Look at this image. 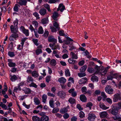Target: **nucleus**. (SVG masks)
<instances>
[{"instance_id":"1","label":"nucleus","mask_w":121,"mask_h":121,"mask_svg":"<svg viewBox=\"0 0 121 121\" xmlns=\"http://www.w3.org/2000/svg\"><path fill=\"white\" fill-rule=\"evenodd\" d=\"M119 110L116 106H112L111 109L108 110V111L109 113L113 115L116 116L119 113Z\"/></svg>"},{"instance_id":"2","label":"nucleus","mask_w":121,"mask_h":121,"mask_svg":"<svg viewBox=\"0 0 121 121\" xmlns=\"http://www.w3.org/2000/svg\"><path fill=\"white\" fill-rule=\"evenodd\" d=\"M106 92L109 94H112L113 93V89L109 85H107L105 88Z\"/></svg>"},{"instance_id":"3","label":"nucleus","mask_w":121,"mask_h":121,"mask_svg":"<svg viewBox=\"0 0 121 121\" xmlns=\"http://www.w3.org/2000/svg\"><path fill=\"white\" fill-rule=\"evenodd\" d=\"M121 100V95L120 94L117 93L115 94L113 96V101L114 102H116L118 100Z\"/></svg>"},{"instance_id":"4","label":"nucleus","mask_w":121,"mask_h":121,"mask_svg":"<svg viewBox=\"0 0 121 121\" xmlns=\"http://www.w3.org/2000/svg\"><path fill=\"white\" fill-rule=\"evenodd\" d=\"M88 116L87 119L91 121H94L96 117L95 114L92 112H90Z\"/></svg>"},{"instance_id":"5","label":"nucleus","mask_w":121,"mask_h":121,"mask_svg":"<svg viewBox=\"0 0 121 121\" xmlns=\"http://www.w3.org/2000/svg\"><path fill=\"white\" fill-rule=\"evenodd\" d=\"M11 31L13 33H17L18 32V26L12 25L10 26Z\"/></svg>"},{"instance_id":"6","label":"nucleus","mask_w":121,"mask_h":121,"mask_svg":"<svg viewBox=\"0 0 121 121\" xmlns=\"http://www.w3.org/2000/svg\"><path fill=\"white\" fill-rule=\"evenodd\" d=\"M49 46L52 50H54L57 49L59 50L60 48L59 45L58 44H55V43H53V44L50 43L49 44Z\"/></svg>"},{"instance_id":"7","label":"nucleus","mask_w":121,"mask_h":121,"mask_svg":"<svg viewBox=\"0 0 121 121\" xmlns=\"http://www.w3.org/2000/svg\"><path fill=\"white\" fill-rule=\"evenodd\" d=\"M65 9V6L63 5V4L61 3L59 5L57 11H58L60 10L61 12H62Z\"/></svg>"},{"instance_id":"8","label":"nucleus","mask_w":121,"mask_h":121,"mask_svg":"<svg viewBox=\"0 0 121 121\" xmlns=\"http://www.w3.org/2000/svg\"><path fill=\"white\" fill-rule=\"evenodd\" d=\"M57 94L58 96L62 99L65 98L66 95L65 93L63 91L59 92L57 93Z\"/></svg>"},{"instance_id":"9","label":"nucleus","mask_w":121,"mask_h":121,"mask_svg":"<svg viewBox=\"0 0 121 121\" xmlns=\"http://www.w3.org/2000/svg\"><path fill=\"white\" fill-rule=\"evenodd\" d=\"M114 72L113 71H112L108 73L107 77V79L108 80H112L113 79L112 74Z\"/></svg>"},{"instance_id":"10","label":"nucleus","mask_w":121,"mask_h":121,"mask_svg":"<svg viewBox=\"0 0 121 121\" xmlns=\"http://www.w3.org/2000/svg\"><path fill=\"white\" fill-rule=\"evenodd\" d=\"M108 114L107 112L105 111L99 113L100 117L101 118L106 117Z\"/></svg>"},{"instance_id":"11","label":"nucleus","mask_w":121,"mask_h":121,"mask_svg":"<svg viewBox=\"0 0 121 121\" xmlns=\"http://www.w3.org/2000/svg\"><path fill=\"white\" fill-rule=\"evenodd\" d=\"M95 69L96 71L95 72L94 74H101V72H100V67L97 65H96L95 67Z\"/></svg>"},{"instance_id":"12","label":"nucleus","mask_w":121,"mask_h":121,"mask_svg":"<svg viewBox=\"0 0 121 121\" xmlns=\"http://www.w3.org/2000/svg\"><path fill=\"white\" fill-rule=\"evenodd\" d=\"M39 13L41 15L43 16L46 14L47 11L45 9L43 8L40 10Z\"/></svg>"},{"instance_id":"13","label":"nucleus","mask_w":121,"mask_h":121,"mask_svg":"<svg viewBox=\"0 0 121 121\" xmlns=\"http://www.w3.org/2000/svg\"><path fill=\"white\" fill-rule=\"evenodd\" d=\"M99 107L104 110H106L109 108L108 107H107L105 106V105L103 103L100 102L99 104Z\"/></svg>"},{"instance_id":"14","label":"nucleus","mask_w":121,"mask_h":121,"mask_svg":"<svg viewBox=\"0 0 121 121\" xmlns=\"http://www.w3.org/2000/svg\"><path fill=\"white\" fill-rule=\"evenodd\" d=\"M87 80V79L86 78H83L80 80L79 83L80 84H84L86 82Z\"/></svg>"},{"instance_id":"15","label":"nucleus","mask_w":121,"mask_h":121,"mask_svg":"<svg viewBox=\"0 0 121 121\" xmlns=\"http://www.w3.org/2000/svg\"><path fill=\"white\" fill-rule=\"evenodd\" d=\"M59 14L56 12H55L53 13L52 17L56 21H57V18L59 16Z\"/></svg>"},{"instance_id":"16","label":"nucleus","mask_w":121,"mask_h":121,"mask_svg":"<svg viewBox=\"0 0 121 121\" xmlns=\"http://www.w3.org/2000/svg\"><path fill=\"white\" fill-rule=\"evenodd\" d=\"M27 1L26 0H19L18 2L21 5L25 6L26 5Z\"/></svg>"},{"instance_id":"17","label":"nucleus","mask_w":121,"mask_h":121,"mask_svg":"<svg viewBox=\"0 0 121 121\" xmlns=\"http://www.w3.org/2000/svg\"><path fill=\"white\" fill-rule=\"evenodd\" d=\"M58 82L64 84L66 82V79L63 77H61L59 78L58 80Z\"/></svg>"},{"instance_id":"18","label":"nucleus","mask_w":121,"mask_h":121,"mask_svg":"<svg viewBox=\"0 0 121 121\" xmlns=\"http://www.w3.org/2000/svg\"><path fill=\"white\" fill-rule=\"evenodd\" d=\"M49 117L46 116L42 117L40 119V121H48L49 120Z\"/></svg>"},{"instance_id":"19","label":"nucleus","mask_w":121,"mask_h":121,"mask_svg":"<svg viewBox=\"0 0 121 121\" xmlns=\"http://www.w3.org/2000/svg\"><path fill=\"white\" fill-rule=\"evenodd\" d=\"M34 81V79L33 78L30 76H28L27 78V82L28 83H31Z\"/></svg>"},{"instance_id":"20","label":"nucleus","mask_w":121,"mask_h":121,"mask_svg":"<svg viewBox=\"0 0 121 121\" xmlns=\"http://www.w3.org/2000/svg\"><path fill=\"white\" fill-rule=\"evenodd\" d=\"M48 41L49 42H56V40L54 38V37L52 36H49L48 38Z\"/></svg>"},{"instance_id":"21","label":"nucleus","mask_w":121,"mask_h":121,"mask_svg":"<svg viewBox=\"0 0 121 121\" xmlns=\"http://www.w3.org/2000/svg\"><path fill=\"white\" fill-rule=\"evenodd\" d=\"M105 68L101 69V74L102 76H104L107 72V69Z\"/></svg>"},{"instance_id":"22","label":"nucleus","mask_w":121,"mask_h":121,"mask_svg":"<svg viewBox=\"0 0 121 121\" xmlns=\"http://www.w3.org/2000/svg\"><path fill=\"white\" fill-rule=\"evenodd\" d=\"M53 26L55 27L56 28L59 30L60 29V27H59V25L57 22L56 21H54L53 22Z\"/></svg>"},{"instance_id":"23","label":"nucleus","mask_w":121,"mask_h":121,"mask_svg":"<svg viewBox=\"0 0 121 121\" xmlns=\"http://www.w3.org/2000/svg\"><path fill=\"white\" fill-rule=\"evenodd\" d=\"M68 62L69 64L73 65L76 63V60L71 58L68 59Z\"/></svg>"},{"instance_id":"24","label":"nucleus","mask_w":121,"mask_h":121,"mask_svg":"<svg viewBox=\"0 0 121 121\" xmlns=\"http://www.w3.org/2000/svg\"><path fill=\"white\" fill-rule=\"evenodd\" d=\"M65 76L66 77H69L70 76V72L68 69H66L65 70Z\"/></svg>"},{"instance_id":"25","label":"nucleus","mask_w":121,"mask_h":121,"mask_svg":"<svg viewBox=\"0 0 121 121\" xmlns=\"http://www.w3.org/2000/svg\"><path fill=\"white\" fill-rule=\"evenodd\" d=\"M91 80L93 82H97L98 80V78L95 75H93L91 78Z\"/></svg>"},{"instance_id":"26","label":"nucleus","mask_w":121,"mask_h":121,"mask_svg":"<svg viewBox=\"0 0 121 121\" xmlns=\"http://www.w3.org/2000/svg\"><path fill=\"white\" fill-rule=\"evenodd\" d=\"M31 75L32 76L35 78L39 76L38 72L36 71H34L32 72Z\"/></svg>"},{"instance_id":"27","label":"nucleus","mask_w":121,"mask_h":121,"mask_svg":"<svg viewBox=\"0 0 121 121\" xmlns=\"http://www.w3.org/2000/svg\"><path fill=\"white\" fill-rule=\"evenodd\" d=\"M80 100L82 102H86V98L84 95H81L80 96Z\"/></svg>"},{"instance_id":"28","label":"nucleus","mask_w":121,"mask_h":121,"mask_svg":"<svg viewBox=\"0 0 121 121\" xmlns=\"http://www.w3.org/2000/svg\"><path fill=\"white\" fill-rule=\"evenodd\" d=\"M87 68V66L86 65H84L80 69V72L83 73L86 69Z\"/></svg>"},{"instance_id":"29","label":"nucleus","mask_w":121,"mask_h":121,"mask_svg":"<svg viewBox=\"0 0 121 121\" xmlns=\"http://www.w3.org/2000/svg\"><path fill=\"white\" fill-rule=\"evenodd\" d=\"M70 54L71 55V58L73 59H77L78 58L77 54H76L73 52H71L70 53Z\"/></svg>"},{"instance_id":"30","label":"nucleus","mask_w":121,"mask_h":121,"mask_svg":"<svg viewBox=\"0 0 121 121\" xmlns=\"http://www.w3.org/2000/svg\"><path fill=\"white\" fill-rule=\"evenodd\" d=\"M68 101L72 104H73L75 103L76 102V100L75 99L72 97L70 98L69 100Z\"/></svg>"},{"instance_id":"31","label":"nucleus","mask_w":121,"mask_h":121,"mask_svg":"<svg viewBox=\"0 0 121 121\" xmlns=\"http://www.w3.org/2000/svg\"><path fill=\"white\" fill-rule=\"evenodd\" d=\"M50 64L52 66H55L56 64V60L54 59H52L50 62Z\"/></svg>"},{"instance_id":"32","label":"nucleus","mask_w":121,"mask_h":121,"mask_svg":"<svg viewBox=\"0 0 121 121\" xmlns=\"http://www.w3.org/2000/svg\"><path fill=\"white\" fill-rule=\"evenodd\" d=\"M26 94H28L31 93V90L29 88H25L23 90Z\"/></svg>"},{"instance_id":"33","label":"nucleus","mask_w":121,"mask_h":121,"mask_svg":"<svg viewBox=\"0 0 121 121\" xmlns=\"http://www.w3.org/2000/svg\"><path fill=\"white\" fill-rule=\"evenodd\" d=\"M38 31L39 34H42L43 33L44 30L42 26H40L39 27Z\"/></svg>"},{"instance_id":"34","label":"nucleus","mask_w":121,"mask_h":121,"mask_svg":"<svg viewBox=\"0 0 121 121\" xmlns=\"http://www.w3.org/2000/svg\"><path fill=\"white\" fill-rule=\"evenodd\" d=\"M42 50L40 48H37L35 51V53L37 55H38L42 53Z\"/></svg>"},{"instance_id":"35","label":"nucleus","mask_w":121,"mask_h":121,"mask_svg":"<svg viewBox=\"0 0 121 121\" xmlns=\"http://www.w3.org/2000/svg\"><path fill=\"white\" fill-rule=\"evenodd\" d=\"M67 111L68 110L67 108H65L62 109H61L60 110V112L62 114L64 113L67 112Z\"/></svg>"},{"instance_id":"36","label":"nucleus","mask_w":121,"mask_h":121,"mask_svg":"<svg viewBox=\"0 0 121 121\" xmlns=\"http://www.w3.org/2000/svg\"><path fill=\"white\" fill-rule=\"evenodd\" d=\"M53 109L52 111V112L53 113H56L58 112L59 110V108L57 107L56 108H53Z\"/></svg>"},{"instance_id":"37","label":"nucleus","mask_w":121,"mask_h":121,"mask_svg":"<svg viewBox=\"0 0 121 121\" xmlns=\"http://www.w3.org/2000/svg\"><path fill=\"white\" fill-rule=\"evenodd\" d=\"M17 79V76L15 75L11 76L10 80L12 81H14L15 80Z\"/></svg>"},{"instance_id":"38","label":"nucleus","mask_w":121,"mask_h":121,"mask_svg":"<svg viewBox=\"0 0 121 121\" xmlns=\"http://www.w3.org/2000/svg\"><path fill=\"white\" fill-rule=\"evenodd\" d=\"M0 106L5 109H7L8 108L7 106L5 104H4L2 102L0 103Z\"/></svg>"},{"instance_id":"39","label":"nucleus","mask_w":121,"mask_h":121,"mask_svg":"<svg viewBox=\"0 0 121 121\" xmlns=\"http://www.w3.org/2000/svg\"><path fill=\"white\" fill-rule=\"evenodd\" d=\"M32 119L33 121H40V118L36 116H34L32 117Z\"/></svg>"},{"instance_id":"40","label":"nucleus","mask_w":121,"mask_h":121,"mask_svg":"<svg viewBox=\"0 0 121 121\" xmlns=\"http://www.w3.org/2000/svg\"><path fill=\"white\" fill-rule=\"evenodd\" d=\"M32 23L34 26L35 27L36 29L37 28L38 26V23L36 21H33L32 22Z\"/></svg>"},{"instance_id":"41","label":"nucleus","mask_w":121,"mask_h":121,"mask_svg":"<svg viewBox=\"0 0 121 121\" xmlns=\"http://www.w3.org/2000/svg\"><path fill=\"white\" fill-rule=\"evenodd\" d=\"M92 105L93 104L91 102H89L87 103L86 106L87 107H89L90 109H91Z\"/></svg>"},{"instance_id":"42","label":"nucleus","mask_w":121,"mask_h":121,"mask_svg":"<svg viewBox=\"0 0 121 121\" xmlns=\"http://www.w3.org/2000/svg\"><path fill=\"white\" fill-rule=\"evenodd\" d=\"M43 6L49 12H51V10L50 9L49 5L48 4H45L43 5Z\"/></svg>"},{"instance_id":"43","label":"nucleus","mask_w":121,"mask_h":121,"mask_svg":"<svg viewBox=\"0 0 121 121\" xmlns=\"http://www.w3.org/2000/svg\"><path fill=\"white\" fill-rule=\"evenodd\" d=\"M8 65L10 67H15L16 65V64L15 63L12 62H10L9 63Z\"/></svg>"},{"instance_id":"44","label":"nucleus","mask_w":121,"mask_h":121,"mask_svg":"<svg viewBox=\"0 0 121 121\" xmlns=\"http://www.w3.org/2000/svg\"><path fill=\"white\" fill-rule=\"evenodd\" d=\"M18 6H19L18 4H15L13 8L14 10L15 11L17 12L18 11L19 9V8L18 7Z\"/></svg>"},{"instance_id":"45","label":"nucleus","mask_w":121,"mask_h":121,"mask_svg":"<svg viewBox=\"0 0 121 121\" xmlns=\"http://www.w3.org/2000/svg\"><path fill=\"white\" fill-rule=\"evenodd\" d=\"M54 101L53 99L50 100L49 101V105L50 107L52 108H54Z\"/></svg>"},{"instance_id":"46","label":"nucleus","mask_w":121,"mask_h":121,"mask_svg":"<svg viewBox=\"0 0 121 121\" xmlns=\"http://www.w3.org/2000/svg\"><path fill=\"white\" fill-rule=\"evenodd\" d=\"M47 97V95H43L42 96V99L43 102L45 103L46 102V99Z\"/></svg>"},{"instance_id":"47","label":"nucleus","mask_w":121,"mask_h":121,"mask_svg":"<svg viewBox=\"0 0 121 121\" xmlns=\"http://www.w3.org/2000/svg\"><path fill=\"white\" fill-rule=\"evenodd\" d=\"M41 22L43 24L47 23L48 22V19L47 18L43 19L42 20Z\"/></svg>"},{"instance_id":"48","label":"nucleus","mask_w":121,"mask_h":121,"mask_svg":"<svg viewBox=\"0 0 121 121\" xmlns=\"http://www.w3.org/2000/svg\"><path fill=\"white\" fill-rule=\"evenodd\" d=\"M87 71L91 73H93L94 69L92 67H89L87 69Z\"/></svg>"},{"instance_id":"49","label":"nucleus","mask_w":121,"mask_h":121,"mask_svg":"<svg viewBox=\"0 0 121 121\" xmlns=\"http://www.w3.org/2000/svg\"><path fill=\"white\" fill-rule=\"evenodd\" d=\"M78 76L80 78H82L86 76V74L85 73H78Z\"/></svg>"},{"instance_id":"50","label":"nucleus","mask_w":121,"mask_h":121,"mask_svg":"<svg viewBox=\"0 0 121 121\" xmlns=\"http://www.w3.org/2000/svg\"><path fill=\"white\" fill-rule=\"evenodd\" d=\"M34 102L37 105L40 104V101L37 98H35L34 99Z\"/></svg>"},{"instance_id":"51","label":"nucleus","mask_w":121,"mask_h":121,"mask_svg":"<svg viewBox=\"0 0 121 121\" xmlns=\"http://www.w3.org/2000/svg\"><path fill=\"white\" fill-rule=\"evenodd\" d=\"M13 34H12L10 36L13 38L14 39H16L18 37V35L17 33H13Z\"/></svg>"},{"instance_id":"52","label":"nucleus","mask_w":121,"mask_h":121,"mask_svg":"<svg viewBox=\"0 0 121 121\" xmlns=\"http://www.w3.org/2000/svg\"><path fill=\"white\" fill-rule=\"evenodd\" d=\"M22 32L26 36H27L29 35V31L28 30H26L25 29Z\"/></svg>"},{"instance_id":"53","label":"nucleus","mask_w":121,"mask_h":121,"mask_svg":"<svg viewBox=\"0 0 121 121\" xmlns=\"http://www.w3.org/2000/svg\"><path fill=\"white\" fill-rule=\"evenodd\" d=\"M33 15L36 17V19H39L40 18L39 15L37 12H35L33 13Z\"/></svg>"},{"instance_id":"54","label":"nucleus","mask_w":121,"mask_h":121,"mask_svg":"<svg viewBox=\"0 0 121 121\" xmlns=\"http://www.w3.org/2000/svg\"><path fill=\"white\" fill-rule=\"evenodd\" d=\"M8 55L11 57H13L15 56L14 52H9L8 53Z\"/></svg>"},{"instance_id":"55","label":"nucleus","mask_w":121,"mask_h":121,"mask_svg":"<svg viewBox=\"0 0 121 121\" xmlns=\"http://www.w3.org/2000/svg\"><path fill=\"white\" fill-rule=\"evenodd\" d=\"M48 32L47 30H45L44 33V34L43 35V36L45 38H47L48 36Z\"/></svg>"},{"instance_id":"56","label":"nucleus","mask_w":121,"mask_h":121,"mask_svg":"<svg viewBox=\"0 0 121 121\" xmlns=\"http://www.w3.org/2000/svg\"><path fill=\"white\" fill-rule=\"evenodd\" d=\"M101 95L103 97L104 99H103L104 100V99L106 98L107 97L105 93L103 92H101Z\"/></svg>"},{"instance_id":"57","label":"nucleus","mask_w":121,"mask_h":121,"mask_svg":"<svg viewBox=\"0 0 121 121\" xmlns=\"http://www.w3.org/2000/svg\"><path fill=\"white\" fill-rule=\"evenodd\" d=\"M32 41L34 44L36 46H37L39 45V44L38 43V40L37 39H33Z\"/></svg>"},{"instance_id":"58","label":"nucleus","mask_w":121,"mask_h":121,"mask_svg":"<svg viewBox=\"0 0 121 121\" xmlns=\"http://www.w3.org/2000/svg\"><path fill=\"white\" fill-rule=\"evenodd\" d=\"M50 29L51 30V31L52 32H56L57 31V30L53 26H50Z\"/></svg>"},{"instance_id":"59","label":"nucleus","mask_w":121,"mask_h":121,"mask_svg":"<svg viewBox=\"0 0 121 121\" xmlns=\"http://www.w3.org/2000/svg\"><path fill=\"white\" fill-rule=\"evenodd\" d=\"M69 50L71 51L76 49V47L75 46H73V45H71L69 46Z\"/></svg>"},{"instance_id":"60","label":"nucleus","mask_w":121,"mask_h":121,"mask_svg":"<svg viewBox=\"0 0 121 121\" xmlns=\"http://www.w3.org/2000/svg\"><path fill=\"white\" fill-rule=\"evenodd\" d=\"M79 117L81 118H83L84 117L85 114L82 111L80 112L79 113Z\"/></svg>"},{"instance_id":"61","label":"nucleus","mask_w":121,"mask_h":121,"mask_svg":"<svg viewBox=\"0 0 121 121\" xmlns=\"http://www.w3.org/2000/svg\"><path fill=\"white\" fill-rule=\"evenodd\" d=\"M18 20L17 19H16L13 22V24L14 26H17V25L18 23Z\"/></svg>"},{"instance_id":"62","label":"nucleus","mask_w":121,"mask_h":121,"mask_svg":"<svg viewBox=\"0 0 121 121\" xmlns=\"http://www.w3.org/2000/svg\"><path fill=\"white\" fill-rule=\"evenodd\" d=\"M51 77V76H47L46 78V81L48 83L50 81Z\"/></svg>"},{"instance_id":"63","label":"nucleus","mask_w":121,"mask_h":121,"mask_svg":"<svg viewBox=\"0 0 121 121\" xmlns=\"http://www.w3.org/2000/svg\"><path fill=\"white\" fill-rule=\"evenodd\" d=\"M22 105L27 109L29 108L30 107V105H26L25 102H23V103Z\"/></svg>"},{"instance_id":"64","label":"nucleus","mask_w":121,"mask_h":121,"mask_svg":"<svg viewBox=\"0 0 121 121\" xmlns=\"http://www.w3.org/2000/svg\"><path fill=\"white\" fill-rule=\"evenodd\" d=\"M69 117V114L67 113L65 114L63 116V117L65 119L68 118Z\"/></svg>"}]
</instances>
